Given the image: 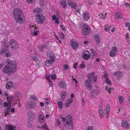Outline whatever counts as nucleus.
Masks as SVG:
<instances>
[{
	"instance_id": "obj_41",
	"label": "nucleus",
	"mask_w": 130,
	"mask_h": 130,
	"mask_svg": "<svg viewBox=\"0 0 130 130\" xmlns=\"http://www.w3.org/2000/svg\"><path fill=\"white\" fill-rule=\"evenodd\" d=\"M30 98L31 100H37V98L35 95H31L30 96Z\"/></svg>"
},
{
	"instance_id": "obj_31",
	"label": "nucleus",
	"mask_w": 130,
	"mask_h": 130,
	"mask_svg": "<svg viewBox=\"0 0 130 130\" xmlns=\"http://www.w3.org/2000/svg\"><path fill=\"white\" fill-rule=\"evenodd\" d=\"M61 6L63 8H65L67 5L66 1H65L63 0L61 2Z\"/></svg>"
},
{
	"instance_id": "obj_19",
	"label": "nucleus",
	"mask_w": 130,
	"mask_h": 130,
	"mask_svg": "<svg viewBox=\"0 0 130 130\" xmlns=\"http://www.w3.org/2000/svg\"><path fill=\"white\" fill-rule=\"evenodd\" d=\"M13 85V83L12 82H9L6 84V87L7 89H9L12 87Z\"/></svg>"
},
{
	"instance_id": "obj_17",
	"label": "nucleus",
	"mask_w": 130,
	"mask_h": 130,
	"mask_svg": "<svg viewBox=\"0 0 130 130\" xmlns=\"http://www.w3.org/2000/svg\"><path fill=\"white\" fill-rule=\"evenodd\" d=\"M27 105L29 108H32L35 107V104L34 102L30 101L28 103Z\"/></svg>"
},
{
	"instance_id": "obj_60",
	"label": "nucleus",
	"mask_w": 130,
	"mask_h": 130,
	"mask_svg": "<svg viewBox=\"0 0 130 130\" xmlns=\"http://www.w3.org/2000/svg\"><path fill=\"white\" fill-rule=\"evenodd\" d=\"M126 27H128L130 26V23L128 22H126L125 24Z\"/></svg>"
},
{
	"instance_id": "obj_47",
	"label": "nucleus",
	"mask_w": 130,
	"mask_h": 130,
	"mask_svg": "<svg viewBox=\"0 0 130 130\" xmlns=\"http://www.w3.org/2000/svg\"><path fill=\"white\" fill-rule=\"evenodd\" d=\"M110 26L109 27L108 26H107L105 27V30L106 31H108L110 30Z\"/></svg>"
},
{
	"instance_id": "obj_36",
	"label": "nucleus",
	"mask_w": 130,
	"mask_h": 130,
	"mask_svg": "<svg viewBox=\"0 0 130 130\" xmlns=\"http://www.w3.org/2000/svg\"><path fill=\"white\" fill-rule=\"evenodd\" d=\"M43 128L46 130H49L46 124H45L42 126H41V129Z\"/></svg>"
},
{
	"instance_id": "obj_1",
	"label": "nucleus",
	"mask_w": 130,
	"mask_h": 130,
	"mask_svg": "<svg viewBox=\"0 0 130 130\" xmlns=\"http://www.w3.org/2000/svg\"><path fill=\"white\" fill-rule=\"evenodd\" d=\"M13 15L17 21L20 24L25 20V18L21 10L19 8L15 9L13 11Z\"/></svg>"
},
{
	"instance_id": "obj_56",
	"label": "nucleus",
	"mask_w": 130,
	"mask_h": 130,
	"mask_svg": "<svg viewBox=\"0 0 130 130\" xmlns=\"http://www.w3.org/2000/svg\"><path fill=\"white\" fill-rule=\"evenodd\" d=\"M50 76H47L46 77V79L49 82L51 83V82L50 80Z\"/></svg>"
},
{
	"instance_id": "obj_52",
	"label": "nucleus",
	"mask_w": 130,
	"mask_h": 130,
	"mask_svg": "<svg viewBox=\"0 0 130 130\" xmlns=\"http://www.w3.org/2000/svg\"><path fill=\"white\" fill-rule=\"evenodd\" d=\"M56 123L58 125H59L61 124L60 122L58 119H57Z\"/></svg>"
},
{
	"instance_id": "obj_13",
	"label": "nucleus",
	"mask_w": 130,
	"mask_h": 130,
	"mask_svg": "<svg viewBox=\"0 0 130 130\" xmlns=\"http://www.w3.org/2000/svg\"><path fill=\"white\" fill-rule=\"evenodd\" d=\"M117 51V49L116 47L114 46L109 53V55L111 57H114L116 55V53Z\"/></svg>"
},
{
	"instance_id": "obj_57",
	"label": "nucleus",
	"mask_w": 130,
	"mask_h": 130,
	"mask_svg": "<svg viewBox=\"0 0 130 130\" xmlns=\"http://www.w3.org/2000/svg\"><path fill=\"white\" fill-rule=\"evenodd\" d=\"M26 2L28 3H31L34 0H26Z\"/></svg>"
},
{
	"instance_id": "obj_10",
	"label": "nucleus",
	"mask_w": 130,
	"mask_h": 130,
	"mask_svg": "<svg viewBox=\"0 0 130 130\" xmlns=\"http://www.w3.org/2000/svg\"><path fill=\"white\" fill-rule=\"evenodd\" d=\"M99 91L97 90H93V91L90 92L88 94L89 97L90 98L92 99L93 97H95L99 94Z\"/></svg>"
},
{
	"instance_id": "obj_44",
	"label": "nucleus",
	"mask_w": 130,
	"mask_h": 130,
	"mask_svg": "<svg viewBox=\"0 0 130 130\" xmlns=\"http://www.w3.org/2000/svg\"><path fill=\"white\" fill-rule=\"evenodd\" d=\"M88 78L89 79V80H90V81L91 79H92V78H93V77H92L91 73H89L88 74Z\"/></svg>"
},
{
	"instance_id": "obj_37",
	"label": "nucleus",
	"mask_w": 130,
	"mask_h": 130,
	"mask_svg": "<svg viewBox=\"0 0 130 130\" xmlns=\"http://www.w3.org/2000/svg\"><path fill=\"white\" fill-rule=\"evenodd\" d=\"M58 107L59 109H61L62 108L63 105L62 102L61 101H59L58 102Z\"/></svg>"
},
{
	"instance_id": "obj_15",
	"label": "nucleus",
	"mask_w": 130,
	"mask_h": 130,
	"mask_svg": "<svg viewBox=\"0 0 130 130\" xmlns=\"http://www.w3.org/2000/svg\"><path fill=\"white\" fill-rule=\"evenodd\" d=\"M71 45L73 49H77L78 46V44L76 42H73V41H70Z\"/></svg>"
},
{
	"instance_id": "obj_50",
	"label": "nucleus",
	"mask_w": 130,
	"mask_h": 130,
	"mask_svg": "<svg viewBox=\"0 0 130 130\" xmlns=\"http://www.w3.org/2000/svg\"><path fill=\"white\" fill-rule=\"evenodd\" d=\"M97 77H95L93 78H92V79H91L90 82H95L97 79Z\"/></svg>"
},
{
	"instance_id": "obj_49",
	"label": "nucleus",
	"mask_w": 130,
	"mask_h": 130,
	"mask_svg": "<svg viewBox=\"0 0 130 130\" xmlns=\"http://www.w3.org/2000/svg\"><path fill=\"white\" fill-rule=\"evenodd\" d=\"M63 68L64 69L66 70L69 69V66L68 65L65 64L63 66Z\"/></svg>"
},
{
	"instance_id": "obj_11",
	"label": "nucleus",
	"mask_w": 130,
	"mask_h": 130,
	"mask_svg": "<svg viewBox=\"0 0 130 130\" xmlns=\"http://www.w3.org/2000/svg\"><path fill=\"white\" fill-rule=\"evenodd\" d=\"M82 17L84 21H87L90 19V14L87 12H84L83 13Z\"/></svg>"
},
{
	"instance_id": "obj_42",
	"label": "nucleus",
	"mask_w": 130,
	"mask_h": 130,
	"mask_svg": "<svg viewBox=\"0 0 130 130\" xmlns=\"http://www.w3.org/2000/svg\"><path fill=\"white\" fill-rule=\"evenodd\" d=\"M35 29L36 28H35ZM38 32H39V31L38 30L35 31V29L34 30L32 35L33 36H37L38 34Z\"/></svg>"
},
{
	"instance_id": "obj_53",
	"label": "nucleus",
	"mask_w": 130,
	"mask_h": 130,
	"mask_svg": "<svg viewBox=\"0 0 130 130\" xmlns=\"http://www.w3.org/2000/svg\"><path fill=\"white\" fill-rule=\"evenodd\" d=\"M60 27L62 28V30L63 31H66V28L65 27L62 25H60Z\"/></svg>"
},
{
	"instance_id": "obj_46",
	"label": "nucleus",
	"mask_w": 130,
	"mask_h": 130,
	"mask_svg": "<svg viewBox=\"0 0 130 130\" xmlns=\"http://www.w3.org/2000/svg\"><path fill=\"white\" fill-rule=\"evenodd\" d=\"M40 5L43 6L44 5V2L43 0H40Z\"/></svg>"
},
{
	"instance_id": "obj_63",
	"label": "nucleus",
	"mask_w": 130,
	"mask_h": 130,
	"mask_svg": "<svg viewBox=\"0 0 130 130\" xmlns=\"http://www.w3.org/2000/svg\"><path fill=\"white\" fill-rule=\"evenodd\" d=\"M125 5L126 6H128L129 8L130 9V5L128 3H125Z\"/></svg>"
},
{
	"instance_id": "obj_3",
	"label": "nucleus",
	"mask_w": 130,
	"mask_h": 130,
	"mask_svg": "<svg viewBox=\"0 0 130 130\" xmlns=\"http://www.w3.org/2000/svg\"><path fill=\"white\" fill-rule=\"evenodd\" d=\"M9 44L12 50H15L19 48V45L14 40L11 39L10 40Z\"/></svg>"
},
{
	"instance_id": "obj_39",
	"label": "nucleus",
	"mask_w": 130,
	"mask_h": 130,
	"mask_svg": "<svg viewBox=\"0 0 130 130\" xmlns=\"http://www.w3.org/2000/svg\"><path fill=\"white\" fill-rule=\"evenodd\" d=\"M11 56V52L8 51L7 52L5 55V56L6 57H10Z\"/></svg>"
},
{
	"instance_id": "obj_20",
	"label": "nucleus",
	"mask_w": 130,
	"mask_h": 130,
	"mask_svg": "<svg viewBox=\"0 0 130 130\" xmlns=\"http://www.w3.org/2000/svg\"><path fill=\"white\" fill-rule=\"evenodd\" d=\"M102 109V106L98 108L99 113L101 118H102L104 115V111Z\"/></svg>"
},
{
	"instance_id": "obj_62",
	"label": "nucleus",
	"mask_w": 130,
	"mask_h": 130,
	"mask_svg": "<svg viewBox=\"0 0 130 130\" xmlns=\"http://www.w3.org/2000/svg\"><path fill=\"white\" fill-rule=\"evenodd\" d=\"M92 0H88V3L90 5H91L92 4Z\"/></svg>"
},
{
	"instance_id": "obj_61",
	"label": "nucleus",
	"mask_w": 130,
	"mask_h": 130,
	"mask_svg": "<svg viewBox=\"0 0 130 130\" xmlns=\"http://www.w3.org/2000/svg\"><path fill=\"white\" fill-rule=\"evenodd\" d=\"M106 82L108 83L109 84H111L110 81L109 80L108 78H107L106 80Z\"/></svg>"
},
{
	"instance_id": "obj_45",
	"label": "nucleus",
	"mask_w": 130,
	"mask_h": 130,
	"mask_svg": "<svg viewBox=\"0 0 130 130\" xmlns=\"http://www.w3.org/2000/svg\"><path fill=\"white\" fill-rule=\"evenodd\" d=\"M27 115L29 117H31L33 115V113L31 111H30L28 113Z\"/></svg>"
},
{
	"instance_id": "obj_48",
	"label": "nucleus",
	"mask_w": 130,
	"mask_h": 130,
	"mask_svg": "<svg viewBox=\"0 0 130 130\" xmlns=\"http://www.w3.org/2000/svg\"><path fill=\"white\" fill-rule=\"evenodd\" d=\"M50 77L53 80H54L56 78V75L55 74L52 75H51Z\"/></svg>"
},
{
	"instance_id": "obj_4",
	"label": "nucleus",
	"mask_w": 130,
	"mask_h": 130,
	"mask_svg": "<svg viewBox=\"0 0 130 130\" xmlns=\"http://www.w3.org/2000/svg\"><path fill=\"white\" fill-rule=\"evenodd\" d=\"M3 72L5 73H8L9 75L14 73L15 71L14 69H12L9 65H7L5 66L3 70Z\"/></svg>"
},
{
	"instance_id": "obj_24",
	"label": "nucleus",
	"mask_w": 130,
	"mask_h": 130,
	"mask_svg": "<svg viewBox=\"0 0 130 130\" xmlns=\"http://www.w3.org/2000/svg\"><path fill=\"white\" fill-rule=\"evenodd\" d=\"M114 76H116L118 78H120L122 77V73L120 71H118L114 72L113 73Z\"/></svg>"
},
{
	"instance_id": "obj_7",
	"label": "nucleus",
	"mask_w": 130,
	"mask_h": 130,
	"mask_svg": "<svg viewBox=\"0 0 130 130\" xmlns=\"http://www.w3.org/2000/svg\"><path fill=\"white\" fill-rule=\"evenodd\" d=\"M122 127L126 129L130 128V124L128 123V121L126 120H122L121 122Z\"/></svg>"
},
{
	"instance_id": "obj_35",
	"label": "nucleus",
	"mask_w": 130,
	"mask_h": 130,
	"mask_svg": "<svg viewBox=\"0 0 130 130\" xmlns=\"http://www.w3.org/2000/svg\"><path fill=\"white\" fill-rule=\"evenodd\" d=\"M10 107H8L6 108L5 111V116H6V114H8V112L10 111Z\"/></svg>"
},
{
	"instance_id": "obj_30",
	"label": "nucleus",
	"mask_w": 130,
	"mask_h": 130,
	"mask_svg": "<svg viewBox=\"0 0 130 130\" xmlns=\"http://www.w3.org/2000/svg\"><path fill=\"white\" fill-rule=\"evenodd\" d=\"M6 127L8 130H15L16 127L15 126L8 125L6 126Z\"/></svg>"
},
{
	"instance_id": "obj_28",
	"label": "nucleus",
	"mask_w": 130,
	"mask_h": 130,
	"mask_svg": "<svg viewBox=\"0 0 130 130\" xmlns=\"http://www.w3.org/2000/svg\"><path fill=\"white\" fill-rule=\"evenodd\" d=\"M38 118L40 122L43 123L44 121V118L43 116L42 115L39 116Z\"/></svg>"
},
{
	"instance_id": "obj_26",
	"label": "nucleus",
	"mask_w": 130,
	"mask_h": 130,
	"mask_svg": "<svg viewBox=\"0 0 130 130\" xmlns=\"http://www.w3.org/2000/svg\"><path fill=\"white\" fill-rule=\"evenodd\" d=\"M7 102L9 104L10 106V102H11L13 99V96L12 95H10L7 98Z\"/></svg>"
},
{
	"instance_id": "obj_29",
	"label": "nucleus",
	"mask_w": 130,
	"mask_h": 130,
	"mask_svg": "<svg viewBox=\"0 0 130 130\" xmlns=\"http://www.w3.org/2000/svg\"><path fill=\"white\" fill-rule=\"evenodd\" d=\"M33 122L32 120H31L30 118L28 119L27 121V125L29 127H31L32 126Z\"/></svg>"
},
{
	"instance_id": "obj_34",
	"label": "nucleus",
	"mask_w": 130,
	"mask_h": 130,
	"mask_svg": "<svg viewBox=\"0 0 130 130\" xmlns=\"http://www.w3.org/2000/svg\"><path fill=\"white\" fill-rule=\"evenodd\" d=\"M95 39L97 43H99L100 41V38L98 34L95 35Z\"/></svg>"
},
{
	"instance_id": "obj_12",
	"label": "nucleus",
	"mask_w": 130,
	"mask_h": 130,
	"mask_svg": "<svg viewBox=\"0 0 130 130\" xmlns=\"http://www.w3.org/2000/svg\"><path fill=\"white\" fill-rule=\"evenodd\" d=\"M86 85L87 88L88 90H91L92 89V85L91 82L89 80H86Z\"/></svg>"
},
{
	"instance_id": "obj_14",
	"label": "nucleus",
	"mask_w": 130,
	"mask_h": 130,
	"mask_svg": "<svg viewBox=\"0 0 130 130\" xmlns=\"http://www.w3.org/2000/svg\"><path fill=\"white\" fill-rule=\"evenodd\" d=\"M68 4L70 7L75 10L77 12H78L79 11L77 8V6L75 3H73L72 2H70L68 3Z\"/></svg>"
},
{
	"instance_id": "obj_16",
	"label": "nucleus",
	"mask_w": 130,
	"mask_h": 130,
	"mask_svg": "<svg viewBox=\"0 0 130 130\" xmlns=\"http://www.w3.org/2000/svg\"><path fill=\"white\" fill-rule=\"evenodd\" d=\"M58 86L60 88H63V89H66L67 87L66 83L63 81H62L60 82Z\"/></svg>"
},
{
	"instance_id": "obj_9",
	"label": "nucleus",
	"mask_w": 130,
	"mask_h": 130,
	"mask_svg": "<svg viewBox=\"0 0 130 130\" xmlns=\"http://www.w3.org/2000/svg\"><path fill=\"white\" fill-rule=\"evenodd\" d=\"M82 55L84 59L85 60H88L90 58V53L89 51H84L82 53Z\"/></svg>"
},
{
	"instance_id": "obj_21",
	"label": "nucleus",
	"mask_w": 130,
	"mask_h": 130,
	"mask_svg": "<svg viewBox=\"0 0 130 130\" xmlns=\"http://www.w3.org/2000/svg\"><path fill=\"white\" fill-rule=\"evenodd\" d=\"M47 56L52 59H55V56L53 52L48 51L47 53Z\"/></svg>"
},
{
	"instance_id": "obj_22",
	"label": "nucleus",
	"mask_w": 130,
	"mask_h": 130,
	"mask_svg": "<svg viewBox=\"0 0 130 130\" xmlns=\"http://www.w3.org/2000/svg\"><path fill=\"white\" fill-rule=\"evenodd\" d=\"M54 59H52L50 60H46L45 62V66L47 67H48L49 64H52L54 62Z\"/></svg>"
},
{
	"instance_id": "obj_25",
	"label": "nucleus",
	"mask_w": 130,
	"mask_h": 130,
	"mask_svg": "<svg viewBox=\"0 0 130 130\" xmlns=\"http://www.w3.org/2000/svg\"><path fill=\"white\" fill-rule=\"evenodd\" d=\"M52 18L53 21H55V23L57 24H59V22L58 21L59 18L57 17L55 15H54L52 16Z\"/></svg>"
},
{
	"instance_id": "obj_27",
	"label": "nucleus",
	"mask_w": 130,
	"mask_h": 130,
	"mask_svg": "<svg viewBox=\"0 0 130 130\" xmlns=\"http://www.w3.org/2000/svg\"><path fill=\"white\" fill-rule=\"evenodd\" d=\"M90 51L91 52V54L92 55V57L96 56L97 55V53L96 51L93 48L90 49Z\"/></svg>"
},
{
	"instance_id": "obj_59",
	"label": "nucleus",
	"mask_w": 130,
	"mask_h": 130,
	"mask_svg": "<svg viewBox=\"0 0 130 130\" xmlns=\"http://www.w3.org/2000/svg\"><path fill=\"white\" fill-rule=\"evenodd\" d=\"M78 64V63H74L73 66V68L75 69H76V67L77 66Z\"/></svg>"
},
{
	"instance_id": "obj_32",
	"label": "nucleus",
	"mask_w": 130,
	"mask_h": 130,
	"mask_svg": "<svg viewBox=\"0 0 130 130\" xmlns=\"http://www.w3.org/2000/svg\"><path fill=\"white\" fill-rule=\"evenodd\" d=\"M66 92L64 91L61 92V99L62 100H64L66 96Z\"/></svg>"
},
{
	"instance_id": "obj_23",
	"label": "nucleus",
	"mask_w": 130,
	"mask_h": 130,
	"mask_svg": "<svg viewBox=\"0 0 130 130\" xmlns=\"http://www.w3.org/2000/svg\"><path fill=\"white\" fill-rule=\"evenodd\" d=\"M110 106L109 105H107L106 106V116L107 118H108L109 115L110 111Z\"/></svg>"
},
{
	"instance_id": "obj_5",
	"label": "nucleus",
	"mask_w": 130,
	"mask_h": 130,
	"mask_svg": "<svg viewBox=\"0 0 130 130\" xmlns=\"http://www.w3.org/2000/svg\"><path fill=\"white\" fill-rule=\"evenodd\" d=\"M83 29L82 33L85 35H88L90 32V28L88 25L86 24H84L82 26Z\"/></svg>"
},
{
	"instance_id": "obj_51",
	"label": "nucleus",
	"mask_w": 130,
	"mask_h": 130,
	"mask_svg": "<svg viewBox=\"0 0 130 130\" xmlns=\"http://www.w3.org/2000/svg\"><path fill=\"white\" fill-rule=\"evenodd\" d=\"M93 129L92 126H89L87 127V130H93Z\"/></svg>"
},
{
	"instance_id": "obj_6",
	"label": "nucleus",
	"mask_w": 130,
	"mask_h": 130,
	"mask_svg": "<svg viewBox=\"0 0 130 130\" xmlns=\"http://www.w3.org/2000/svg\"><path fill=\"white\" fill-rule=\"evenodd\" d=\"M6 63L8 65H9L12 69H14L15 70L17 67V63L15 61L8 59L6 61Z\"/></svg>"
},
{
	"instance_id": "obj_43",
	"label": "nucleus",
	"mask_w": 130,
	"mask_h": 130,
	"mask_svg": "<svg viewBox=\"0 0 130 130\" xmlns=\"http://www.w3.org/2000/svg\"><path fill=\"white\" fill-rule=\"evenodd\" d=\"M41 9L40 8H37L34 10V12H39L41 11Z\"/></svg>"
},
{
	"instance_id": "obj_38",
	"label": "nucleus",
	"mask_w": 130,
	"mask_h": 130,
	"mask_svg": "<svg viewBox=\"0 0 130 130\" xmlns=\"http://www.w3.org/2000/svg\"><path fill=\"white\" fill-rule=\"evenodd\" d=\"M7 50L5 49H2L0 51V54H2L3 53H5L7 52Z\"/></svg>"
},
{
	"instance_id": "obj_55",
	"label": "nucleus",
	"mask_w": 130,
	"mask_h": 130,
	"mask_svg": "<svg viewBox=\"0 0 130 130\" xmlns=\"http://www.w3.org/2000/svg\"><path fill=\"white\" fill-rule=\"evenodd\" d=\"M114 88H109L108 89V92L109 94H110L111 93V91L113 90Z\"/></svg>"
},
{
	"instance_id": "obj_18",
	"label": "nucleus",
	"mask_w": 130,
	"mask_h": 130,
	"mask_svg": "<svg viewBox=\"0 0 130 130\" xmlns=\"http://www.w3.org/2000/svg\"><path fill=\"white\" fill-rule=\"evenodd\" d=\"M73 99L72 98L69 99L67 100L65 104V106L66 107H68L73 102Z\"/></svg>"
},
{
	"instance_id": "obj_54",
	"label": "nucleus",
	"mask_w": 130,
	"mask_h": 130,
	"mask_svg": "<svg viewBox=\"0 0 130 130\" xmlns=\"http://www.w3.org/2000/svg\"><path fill=\"white\" fill-rule=\"evenodd\" d=\"M84 64V63L83 62V63H82V64H80V67L81 68H83L85 67V66Z\"/></svg>"
},
{
	"instance_id": "obj_2",
	"label": "nucleus",
	"mask_w": 130,
	"mask_h": 130,
	"mask_svg": "<svg viewBox=\"0 0 130 130\" xmlns=\"http://www.w3.org/2000/svg\"><path fill=\"white\" fill-rule=\"evenodd\" d=\"M62 121L64 122V124L67 130L73 127L72 125L73 119L70 115L67 116L65 118L61 117Z\"/></svg>"
},
{
	"instance_id": "obj_8",
	"label": "nucleus",
	"mask_w": 130,
	"mask_h": 130,
	"mask_svg": "<svg viewBox=\"0 0 130 130\" xmlns=\"http://www.w3.org/2000/svg\"><path fill=\"white\" fill-rule=\"evenodd\" d=\"M36 19L37 20V22L39 24L42 23L44 21L45 19V17L43 15H41L39 14L36 15Z\"/></svg>"
},
{
	"instance_id": "obj_40",
	"label": "nucleus",
	"mask_w": 130,
	"mask_h": 130,
	"mask_svg": "<svg viewBox=\"0 0 130 130\" xmlns=\"http://www.w3.org/2000/svg\"><path fill=\"white\" fill-rule=\"evenodd\" d=\"M119 100L120 103H122L123 101V98L122 96H120L118 98Z\"/></svg>"
},
{
	"instance_id": "obj_58",
	"label": "nucleus",
	"mask_w": 130,
	"mask_h": 130,
	"mask_svg": "<svg viewBox=\"0 0 130 130\" xmlns=\"http://www.w3.org/2000/svg\"><path fill=\"white\" fill-rule=\"evenodd\" d=\"M60 37L62 38H64V34L62 32H61L60 34Z\"/></svg>"
},
{
	"instance_id": "obj_33",
	"label": "nucleus",
	"mask_w": 130,
	"mask_h": 130,
	"mask_svg": "<svg viewBox=\"0 0 130 130\" xmlns=\"http://www.w3.org/2000/svg\"><path fill=\"white\" fill-rule=\"evenodd\" d=\"M116 15L117 18L120 19L122 17V14L121 13L117 12L116 13Z\"/></svg>"
},
{
	"instance_id": "obj_64",
	"label": "nucleus",
	"mask_w": 130,
	"mask_h": 130,
	"mask_svg": "<svg viewBox=\"0 0 130 130\" xmlns=\"http://www.w3.org/2000/svg\"><path fill=\"white\" fill-rule=\"evenodd\" d=\"M45 103L46 104H48L49 103V101L48 99L47 98H45Z\"/></svg>"
}]
</instances>
